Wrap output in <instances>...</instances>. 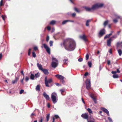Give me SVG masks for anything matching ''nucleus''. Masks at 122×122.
Returning <instances> with one entry per match:
<instances>
[{
  "mask_svg": "<svg viewBox=\"0 0 122 122\" xmlns=\"http://www.w3.org/2000/svg\"><path fill=\"white\" fill-rule=\"evenodd\" d=\"M63 45L66 50L68 51H73L76 47V44L72 39H68L64 41Z\"/></svg>",
  "mask_w": 122,
  "mask_h": 122,
  "instance_id": "1",
  "label": "nucleus"
},
{
  "mask_svg": "<svg viewBox=\"0 0 122 122\" xmlns=\"http://www.w3.org/2000/svg\"><path fill=\"white\" fill-rule=\"evenodd\" d=\"M113 16L115 18L113 20V22L115 23H116L118 22L117 19H119L121 20H122V17L116 14H114Z\"/></svg>",
  "mask_w": 122,
  "mask_h": 122,
  "instance_id": "2",
  "label": "nucleus"
},
{
  "mask_svg": "<svg viewBox=\"0 0 122 122\" xmlns=\"http://www.w3.org/2000/svg\"><path fill=\"white\" fill-rule=\"evenodd\" d=\"M103 5L102 3H97L93 5L92 7V10H93L102 7Z\"/></svg>",
  "mask_w": 122,
  "mask_h": 122,
  "instance_id": "3",
  "label": "nucleus"
},
{
  "mask_svg": "<svg viewBox=\"0 0 122 122\" xmlns=\"http://www.w3.org/2000/svg\"><path fill=\"white\" fill-rule=\"evenodd\" d=\"M57 96V94L55 92L53 93L51 96V97L54 103H56L57 100H56V97Z\"/></svg>",
  "mask_w": 122,
  "mask_h": 122,
  "instance_id": "4",
  "label": "nucleus"
},
{
  "mask_svg": "<svg viewBox=\"0 0 122 122\" xmlns=\"http://www.w3.org/2000/svg\"><path fill=\"white\" fill-rule=\"evenodd\" d=\"M45 82L46 86L47 87H49V83H50L52 81V79L51 78L49 79H47V77H45Z\"/></svg>",
  "mask_w": 122,
  "mask_h": 122,
  "instance_id": "5",
  "label": "nucleus"
},
{
  "mask_svg": "<svg viewBox=\"0 0 122 122\" xmlns=\"http://www.w3.org/2000/svg\"><path fill=\"white\" fill-rule=\"evenodd\" d=\"M86 88L88 90L90 88L91 82L90 80L89 79H87L86 81Z\"/></svg>",
  "mask_w": 122,
  "mask_h": 122,
  "instance_id": "6",
  "label": "nucleus"
},
{
  "mask_svg": "<svg viewBox=\"0 0 122 122\" xmlns=\"http://www.w3.org/2000/svg\"><path fill=\"white\" fill-rule=\"evenodd\" d=\"M43 47L46 49V51L49 54H50V49L49 46L46 44H43Z\"/></svg>",
  "mask_w": 122,
  "mask_h": 122,
  "instance_id": "7",
  "label": "nucleus"
},
{
  "mask_svg": "<svg viewBox=\"0 0 122 122\" xmlns=\"http://www.w3.org/2000/svg\"><path fill=\"white\" fill-rule=\"evenodd\" d=\"M105 31L104 29L103 28L101 30L99 33L98 36L101 37L105 34Z\"/></svg>",
  "mask_w": 122,
  "mask_h": 122,
  "instance_id": "8",
  "label": "nucleus"
},
{
  "mask_svg": "<svg viewBox=\"0 0 122 122\" xmlns=\"http://www.w3.org/2000/svg\"><path fill=\"white\" fill-rule=\"evenodd\" d=\"M58 64V62H56L53 61L51 62V65L53 67L55 68L57 66Z\"/></svg>",
  "mask_w": 122,
  "mask_h": 122,
  "instance_id": "9",
  "label": "nucleus"
},
{
  "mask_svg": "<svg viewBox=\"0 0 122 122\" xmlns=\"http://www.w3.org/2000/svg\"><path fill=\"white\" fill-rule=\"evenodd\" d=\"M81 117L85 119H88V113H85L82 114L81 115Z\"/></svg>",
  "mask_w": 122,
  "mask_h": 122,
  "instance_id": "10",
  "label": "nucleus"
},
{
  "mask_svg": "<svg viewBox=\"0 0 122 122\" xmlns=\"http://www.w3.org/2000/svg\"><path fill=\"white\" fill-rule=\"evenodd\" d=\"M55 76L60 80H61L64 79V77L63 76L59 74L55 75Z\"/></svg>",
  "mask_w": 122,
  "mask_h": 122,
  "instance_id": "11",
  "label": "nucleus"
},
{
  "mask_svg": "<svg viewBox=\"0 0 122 122\" xmlns=\"http://www.w3.org/2000/svg\"><path fill=\"white\" fill-rule=\"evenodd\" d=\"M101 109L103 111H104L105 113H106L107 114L108 116H109V111L107 109L103 107Z\"/></svg>",
  "mask_w": 122,
  "mask_h": 122,
  "instance_id": "12",
  "label": "nucleus"
},
{
  "mask_svg": "<svg viewBox=\"0 0 122 122\" xmlns=\"http://www.w3.org/2000/svg\"><path fill=\"white\" fill-rule=\"evenodd\" d=\"M43 95L47 100H49L50 97L45 92L43 93Z\"/></svg>",
  "mask_w": 122,
  "mask_h": 122,
  "instance_id": "13",
  "label": "nucleus"
},
{
  "mask_svg": "<svg viewBox=\"0 0 122 122\" xmlns=\"http://www.w3.org/2000/svg\"><path fill=\"white\" fill-rule=\"evenodd\" d=\"M80 38L81 39H83L84 41H87L86 36L84 35L80 36Z\"/></svg>",
  "mask_w": 122,
  "mask_h": 122,
  "instance_id": "14",
  "label": "nucleus"
},
{
  "mask_svg": "<svg viewBox=\"0 0 122 122\" xmlns=\"http://www.w3.org/2000/svg\"><path fill=\"white\" fill-rule=\"evenodd\" d=\"M42 71H43L45 75H48L49 73L48 70L46 69H44Z\"/></svg>",
  "mask_w": 122,
  "mask_h": 122,
  "instance_id": "15",
  "label": "nucleus"
},
{
  "mask_svg": "<svg viewBox=\"0 0 122 122\" xmlns=\"http://www.w3.org/2000/svg\"><path fill=\"white\" fill-rule=\"evenodd\" d=\"M86 10V11H90L92 10V8L85 6L83 7Z\"/></svg>",
  "mask_w": 122,
  "mask_h": 122,
  "instance_id": "16",
  "label": "nucleus"
},
{
  "mask_svg": "<svg viewBox=\"0 0 122 122\" xmlns=\"http://www.w3.org/2000/svg\"><path fill=\"white\" fill-rule=\"evenodd\" d=\"M112 41L111 38H110L108 40L107 42V45L108 46H111V41Z\"/></svg>",
  "mask_w": 122,
  "mask_h": 122,
  "instance_id": "17",
  "label": "nucleus"
},
{
  "mask_svg": "<svg viewBox=\"0 0 122 122\" xmlns=\"http://www.w3.org/2000/svg\"><path fill=\"white\" fill-rule=\"evenodd\" d=\"M37 66L38 67L39 69L41 71L44 69L42 68V67L41 65V64H40L39 63H37Z\"/></svg>",
  "mask_w": 122,
  "mask_h": 122,
  "instance_id": "18",
  "label": "nucleus"
},
{
  "mask_svg": "<svg viewBox=\"0 0 122 122\" xmlns=\"http://www.w3.org/2000/svg\"><path fill=\"white\" fill-rule=\"evenodd\" d=\"M63 63L65 64H67L68 62V58H66L64 59L63 60Z\"/></svg>",
  "mask_w": 122,
  "mask_h": 122,
  "instance_id": "19",
  "label": "nucleus"
},
{
  "mask_svg": "<svg viewBox=\"0 0 122 122\" xmlns=\"http://www.w3.org/2000/svg\"><path fill=\"white\" fill-rule=\"evenodd\" d=\"M120 45L121 47H122V41L121 42H118L117 43L116 46L117 48L119 47Z\"/></svg>",
  "mask_w": 122,
  "mask_h": 122,
  "instance_id": "20",
  "label": "nucleus"
},
{
  "mask_svg": "<svg viewBox=\"0 0 122 122\" xmlns=\"http://www.w3.org/2000/svg\"><path fill=\"white\" fill-rule=\"evenodd\" d=\"M91 20L90 19L87 20H86V26H89V23L91 22Z\"/></svg>",
  "mask_w": 122,
  "mask_h": 122,
  "instance_id": "21",
  "label": "nucleus"
},
{
  "mask_svg": "<svg viewBox=\"0 0 122 122\" xmlns=\"http://www.w3.org/2000/svg\"><path fill=\"white\" fill-rule=\"evenodd\" d=\"M18 80V78L17 77H16L15 80H13L12 81V83L14 84L17 82Z\"/></svg>",
  "mask_w": 122,
  "mask_h": 122,
  "instance_id": "22",
  "label": "nucleus"
},
{
  "mask_svg": "<svg viewBox=\"0 0 122 122\" xmlns=\"http://www.w3.org/2000/svg\"><path fill=\"white\" fill-rule=\"evenodd\" d=\"M117 51L120 56H121L122 53V50L121 49H119L117 50Z\"/></svg>",
  "mask_w": 122,
  "mask_h": 122,
  "instance_id": "23",
  "label": "nucleus"
},
{
  "mask_svg": "<svg viewBox=\"0 0 122 122\" xmlns=\"http://www.w3.org/2000/svg\"><path fill=\"white\" fill-rule=\"evenodd\" d=\"M34 75L33 74L31 73L30 75V79L32 80H34Z\"/></svg>",
  "mask_w": 122,
  "mask_h": 122,
  "instance_id": "24",
  "label": "nucleus"
},
{
  "mask_svg": "<svg viewBox=\"0 0 122 122\" xmlns=\"http://www.w3.org/2000/svg\"><path fill=\"white\" fill-rule=\"evenodd\" d=\"M56 21L54 20H52L51 21L50 23V24L51 25H53L56 23Z\"/></svg>",
  "mask_w": 122,
  "mask_h": 122,
  "instance_id": "25",
  "label": "nucleus"
},
{
  "mask_svg": "<svg viewBox=\"0 0 122 122\" xmlns=\"http://www.w3.org/2000/svg\"><path fill=\"white\" fill-rule=\"evenodd\" d=\"M68 22V20H64L62 22V25L65 24Z\"/></svg>",
  "mask_w": 122,
  "mask_h": 122,
  "instance_id": "26",
  "label": "nucleus"
},
{
  "mask_svg": "<svg viewBox=\"0 0 122 122\" xmlns=\"http://www.w3.org/2000/svg\"><path fill=\"white\" fill-rule=\"evenodd\" d=\"M90 96L91 97V98L93 99L94 102L95 103H96L97 101L96 99L93 96Z\"/></svg>",
  "mask_w": 122,
  "mask_h": 122,
  "instance_id": "27",
  "label": "nucleus"
},
{
  "mask_svg": "<svg viewBox=\"0 0 122 122\" xmlns=\"http://www.w3.org/2000/svg\"><path fill=\"white\" fill-rule=\"evenodd\" d=\"M65 89H60V91L61 93V94L62 95H64L63 94V93L65 91Z\"/></svg>",
  "mask_w": 122,
  "mask_h": 122,
  "instance_id": "28",
  "label": "nucleus"
},
{
  "mask_svg": "<svg viewBox=\"0 0 122 122\" xmlns=\"http://www.w3.org/2000/svg\"><path fill=\"white\" fill-rule=\"evenodd\" d=\"M36 90H38V91H40V86L39 85H38L36 87Z\"/></svg>",
  "mask_w": 122,
  "mask_h": 122,
  "instance_id": "29",
  "label": "nucleus"
},
{
  "mask_svg": "<svg viewBox=\"0 0 122 122\" xmlns=\"http://www.w3.org/2000/svg\"><path fill=\"white\" fill-rule=\"evenodd\" d=\"M40 76V73L39 72H37L35 74V77L37 78L39 77Z\"/></svg>",
  "mask_w": 122,
  "mask_h": 122,
  "instance_id": "30",
  "label": "nucleus"
},
{
  "mask_svg": "<svg viewBox=\"0 0 122 122\" xmlns=\"http://www.w3.org/2000/svg\"><path fill=\"white\" fill-rule=\"evenodd\" d=\"M50 118V114H49L47 115L46 117V121L48 122L49 119Z\"/></svg>",
  "mask_w": 122,
  "mask_h": 122,
  "instance_id": "31",
  "label": "nucleus"
},
{
  "mask_svg": "<svg viewBox=\"0 0 122 122\" xmlns=\"http://www.w3.org/2000/svg\"><path fill=\"white\" fill-rule=\"evenodd\" d=\"M113 77L114 78H118V75L116 74H114L113 76Z\"/></svg>",
  "mask_w": 122,
  "mask_h": 122,
  "instance_id": "32",
  "label": "nucleus"
},
{
  "mask_svg": "<svg viewBox=\"0 0 122 122\" xmlns=\"http://www.w3.org/2000/svg\"><path fill=\"white\" fill-rule=\"evenodd\" d=\"M52 60L53 61H56L55 62H58V61L57 59L53 57H52Z\"/></svg>",
  "mask_w": 122,
  "mask_h": 122,
  "instance_id": "33",
  "label": "nucleus"
},
{
  "mask_svg": "<svg viewBox=\"0 0 122 122\" xmlns=\"http://www.w3.org/2000/svg\"><path fill=\"white\" fill-rule=\"evenodd\" d=\"M88 64L89 66L91 67L92 66V62L91 61H88Z\"/></svg>",
  "mask_w": 122,
  "mask_h": 122,
  "instance_id": "34",
  "label": "nucleus"
},
{
  "mask_svg": "<svg viewBox=\"0 0 122 122\" xmlns=\"http://www.w3.org/2000/svg\"><path fill=\"white\" fill-rule=\"evenodd\" d=\"M1 17L3 19V20L4 21L6 18V15H2Z\"/></svg>",
  "mask_w": 122,
  "mask_h": 122,
  "instance_id": "35",
  "label": "nucleus"
},
{
  "mask_svg": "<svg viewBox=\"0 0 122 122\" xmlns=\"http://www.w3.org/2000/svg\"><path fill=\"white\" fill-rule=\"evenodd\" d=\"M87 111L90 113H92V111L91 109L89 108H88L87 109Z\"/></svg>",
  "mask_w": 122,
  "mask_h": 122,
  "instance_id": "36",
  "label": "nucleus"
},
{
  "mask_svg": "<svg viewBox=\"0 0 122 122\" xmlns=\"http://www.w3.org/2000/svg\"><path fill=\"white\" fill-rule=\"evenodd\" d=\"M108 21L106 20V21L104 23V25L105 26L107 25L108 23Z\"/></svg>",
  "mask_w": 122,
  "mask_h": 122,
  "instance_id": "37",
  "label": "nucleus"
},
{
  "mask_svg": "<svg viewBox=\"0 0 122 122\" xmlns=\"http://www.w3.org/2000/svg\"><path fill=\"white\" fill-rule=\"evenodd\" d=\"M53 43V41H50L49 43L50 46H52Z\"/></svg>",
  "mask_w": 122,
  "mask_h": 122,
  "instance_id": "38",
  "label": "nucleus"
},
{
  "mask_svg": "<svg viewBox=\"0 0 122 122\" xmlns=\"http://www.w3.org/2000/svg\"><path fill=\"white\" fill-rule=\"evenodd\" d=\"M32 56L33 57H36V54L35 53V52L34 51H33L32 52Z\"/></svg>",
  "mask_w": 122,
  "mask_h": 122,
  "instance_id": "39",
  "label": "nucleus"
},
{
  "mask_svg": "<svg viewBox=\"0 0 122 122\" xmlns=\"http://www.w3.org/2000/svg\"><path fill=\"white\" fill-rule=\"evenodd\" d=\"M117 37V35H115L114 36H113L111 38V39H112V38H116Z\"/></svg>",
  "mask_w": 122,
  "mask_h": 122,
  "instance_id": "40",
  "label": "nucleus"
},
{
  "mask_svg": "<svg viewBox=\"0 0 122 122\" xmlns=\"http://www.w3.org/2000/svg\"><path fill=\"white\" fill-rule=\"evenodd\" d=\"M31 49L30 48L28 51V55L29 56H30V54L31 53Z\"/></svg>",
  "mask_w": 122,
  "mask_h": 122,
  "instance_id": "41",
  "label": "nucleus"
},
{
  "mask_svg": "<svg viewBox=\"0 0 122 122\" xmlns=\"http://www.w3.org/2000/svg\"><path fill=\"white\" fill-rule=\"evenodd\" d=\"M49 39V36H47L46 38V41L47 42H48Z\"/></svg>",
  "mask_w": 122,
  "mask_h": 122,
  "instance_id": "42",
  "label": "nucleus"
},
{
  "mask_svg": "<svg viewBox=\"0 0 122 122\" xmlns=\"http://www.w3.org/2000/svg\"><path fill=\"white\" fill-rule=\"evenodd\" d=\"M108 119L110 122H113L112 121L111 118L110 117H108Z\"/></svg>",
  "mask_w": 122,
  "mask_h": 122,
  "instance_id": "43",
  "label": "nucleus"
},
{
  "mask_svg": "<svg viewBox=\"0 0 122 122\" xmlns=\"http://www.w3.org/2000/svg\"><path fill=\"white\" fill-rule=\"evenodd\" d=\"M74 10L75 11H76L78 12H80V11L76 8H75Z\"/></svg>",
  "mask_w": 122,
  "mask_h": 122,
  "instance_id": "44",
  "label": "nucleus"
},
{
  "mask_svg": "<svg viewBox=\"0 0 122 122\" xmlns=\"http://www.w3.org/2000/svg\"><path fill=\"white\" fill-rule=\"evenodd\" d=\"M86 60H87L89 58V55L88 54H87L86 55Z\"/></svg>",
  "mask_w": 122,
  "mask_h": 122,
  "instance_id": "45",
  "label": "nucleus"
},
{
  "mask_svg": "<svg viewBox=\"0 0 122 122\" xmlns=\"http://www.w3.org/2000/svg\"><path fill=\"white\" fill-rule=\"evenodd\" d=\"M3 0H1V1L0 2V6H2L3 5Z\"/></svg>",
  "mask_w": 122,
  "mask_h": 122,
  "instance_id": "46",
  "label": "nucleus"
},
{
  "mask_svg": "<svg viewBox=\"0 0 122 122\" xmlns=\"http://www.w3.org/2000/svg\"><path fill=\"white\" fill-rule=\"evenodd\" d=\"M82 59L81 58H80L78 59L79 61L81 62L82 61Z\"/></svg>",
  "mask_w": 122,
  "mask_h": 122,
  "instance_id": "47",
  "label": "nucleus"
},
{
  "mask_svg": "<svg viewBox=\"0 0 122 122\" xmlns=\"http://www.w3.org/2000/svg\"><path fill=\"white\" fill-rule=\"evenodd\" d=\"M29 78L28 77H26L25 78V81H27L29 80Z\"/></svg>",
  "mask_w": 122,
  "mask_h": 122,
  "instance_id": "48",
  "label": "nucleus"
},
{
  "mask_svg": "<svg viewBox=\"0 0 122 122\" xmlns=\"http://www.w3.org/2000/svg\"><path fill=\"white\" fill-rule=\"evenodd\" d=\"M54 117H55V118H56V119L57 118L59 117V116L58 115H55Z\"/></svg>",
  "mask_w": 122,
  "mask_h": 122,
  "instance_id": "49",
  "label": "nucleus"
},
{
  "mask_svg": "<svg viewBox=\"0 0 122 122\" xmlns=\"http://www.w3.org/2000/svg\"><path fill=\"white\" fill-rule=\"evenodd\" d=\"M34 50H36L38 49V47L37 46H35L34 47Z\"/></svg>",
  "mask_w": 122,
  "mask_h": 122,
  "instance_id": "50",
  "label": "nucleus"
},
{
  "mask_svg": "<svg viewBox=\"0 0 122 122\" xmlns=\"http://www.w3.org/2000/svg\"><path fill=\"white\" fill-rule=\"evenodd\" d=\"M24 91V90H21L20 92V94H22Z\"/></svg>",
  "mask_w": 122,
  "mask_h": 122,
  "instance_id": "51",
  "label": "nucleus"
},
{
  "mask_svg": "<svg viewBox=\"0 0 122 122\" xmlns=\"http://www.w3.org/2000/svg\"><path fill=\"white\" fill-rule=\"evenodd\" d=\"M109 35H106V36L104 37V39H106L107 38H109Z\"/></svg>",
  "mask_w": 122,
  "mask_h": 122,
  "instance_id": "52",
  "label": "nucleus"
},
{
  "mask_svg": "<svg viewBox=\"0 0 122 122\" xmlns=\"http://www.w3.org/2000/svg\"><path fill=\"white\" fill-rule=\"evenodd\" d=\"M48 30H51V27L50 26H48L47 27Z\"/></svg>",
  "mask_w": 122,
  "mask_h": 122,
  "instance_id": "53",
  "label": "nucleus"
},
{
  "mask_svg": "<svg viewBox=\"0 0 122 122\" xmlns=\"http://www.w3.org/2000/svg\"><path fill=\"white\" fill-rule=\"evenodd\" d=\"M71 15L72 17H74L76 15V14L75 13H74L71 14Z\"/></svg>",
  "mask_w": 122,
  "mask_h": 122,
  "instance_id": "54",
  "label": "nucleus"
},
{
  "mask_svg": "<svg viewBox=\"0 0 122 122\" xmlns=\"http://www.w3.org/2000/svg\"><path fill=\"white\" fill-rule=\"evenodd\" d=\"M61 81V82H62L63 84H64L65 83V81L64 80V79L61 80H60Z\"/></svg>",
  "mask_w": 122,
  "mask_h": 122,
  "instance_id": "55",
  "label": "nucleus"
},
{
  "mask_svg": "<svg viewBox=\"0 0 122 122\" xmlns=\"http://www.w3.org/2000/svg\"><path fill=\"white\" fill-rule=\"evenodd\" d=\"M111 73L112 74H115L117 73V72L116 71H112Z\"/></svg>",
  "mask_w": 122,
  "mask_h": 122,
  "instance_id": "56",
  "label": "nucleus"
},
{
  "mask_svg": "<svg viewBox=\"0 0 122 122\" xmlns=\"http://www.w3.org/2000/svg\"><path fill=\"white\" fill-rule=\"evenodd\" d=\"M109 52L111 54H112V50L111 49H110L109 51Z\"/></svg>",
  "mask_w": 122,
  "mask_h": 122,
  "instance_id": "57",
  "label": "nucleus"
},
{
  "mask_svg": "<svg viewBox=\"0 0 122 122\" xmlns=\"http://www.w3.org/2000/svg\"><path fill=\"white\" fill-rule=\"evenodd\" d=\"M87 122H95L94 121H92V120H90L89 121L88 120V119H87Z\"/></svg>",
  "mask_w": 122,
  "mask_h": 122,
  "instance_id": "58",
  "label": "nucleus"
},
{
  "mask_svg": "<svg viewBox=\"0 0 122 122\" xmlns=\"http://www.w3.org/2000/svg\"><path fill=\"white\" fill-rule=\"evenodd\" d=\"M110 60H108L107 61V64L108 65H110Z\"/></svg>",
  "mask_w": 122,
  "mask_h": 122,
  "instance_id": "59",
  "label": "nucleus"
},
{
  "mask_svg": "<svg viewBox=\"0 0 122 122\" xmlns=\"http://www.w3.org/2000/svg\"><path fill=\"white\" fill-rule=\"evenodd\" d=\"M88 73L87 72H86L84 74V76H86L88 75Z\"/></svg>",
  "mask_w": 122,
  "mask_h": 122,
  "instance_id": "60",
  "label": "nucleus"
},
{
  "mask_svg": "<svg viewBox=\"0 0 122 122\" xmlns=\"http://www.w3.org/2000/svg\"><path fill=\"white\" fill-rule=\"evenodd\" d=\"M56 85L58 86H60V85L59 83H56Z\"/></svg>",
  "mask_w": 122,
  "mask_h": 122,
  "instance_id": "61",
  "label": "nucleus"
},
{
  "mask_svg": "<svg viewBox=\"0 0 122 122\" xmlns=\"http://www.w3.org/2000/svg\"><path fill=\"white\" fill-rule=\"evenodd\" d=\"M117 72V73H120V71L119 70V69H117V71H116Z\"/></svg>",
  "mask_w": 122,
  "mask_h": 122,
  "instance_id": "62",
  "label": "nucleus"
},
{
  "mask_svg": "<svg viewBox=\"0 0 122 122\" xmlns=\"http://www.w3.org/2000/svg\"><path fill=\"white\" fill-rule=\"evenodd\" d=\"M81 100L83 103L85 104V102L82 98H81Z\"/></svg>",
  "mask_w": 122,
  "mask_h": 122,
  "instance_id": "63",
  "label": "nucleus"
},
{
  "mask_svg": "<svg viewBox=\"0 0 122 122\" xmlns=\"http://www.w3.org/2000/svg\"><path fill=\"white\" fill-rule=\"evenodd\" d=\"M21 74L23 75V76H24V74L23 73V71L22 70L21 71Z\"/></svg>",
  "mask_w": 122,
  "mask_h": 122,
  "instance_id": "64",
  "label": "nucleus"
}]
</instances>
